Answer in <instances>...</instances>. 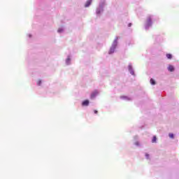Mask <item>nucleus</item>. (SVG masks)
Listing matches in <instances>:
<instances>
[{
    "mask_svg": "<svg viewBox=\"0 0 179 179\" xmlns=\"http://www.w3.org/2000/svg\"><path fill=\"white\" fill-rule=\"evenodd\" d=\"M118 41V37H116L115 41H114V45L110 48L109 50V54H113L114 51H115V47H117V41Z\"/></svg>",
    "mask_w": 179,
    "mask_h": 179,
    "instance_id": "1",
    "label": "nucleus"
},
{
    "mask_svg": "<svg viewBox=\"0 0 179 179\" xmlns=\"http://www.w3.org/2000/svg\"><path fill=\"white\" fill-rule=\"evenodd\" d=\"M147 26L148 27L152 26V18L150 17L147 18Z\"/></svg>",
    "mask_w": 179,
    "mask_h": 179,
    "instance_id": "2",
    "label": "nucleus"
},
{
    "mask_svg": "<svg viewBox=\"0 0 179 179\" xmlns=\"http://www.w3.org/2000/svg\"><path fill=\"white\" fill-rule=\"evenodd\" d=\"M97 94H99V92H97V90L94 91L91 94V99H94V97L96 96Z\"/></svg>",
    "mask_w": 179,
    "mask_h": 179,
    "instance_id": "3",
    "label": "nucleus"
},
{
    "mask_svg": "<svg viewBox=\"0 0 179 179\" xmlns=\"http://www.w3.org/2000/svg\"><path fill=\"white\" fill-rule=\"evenodd\" d=\"M90 5H92V0H88L85 3V8H89V6H90Z\"/></svg>",
    "mask_w": 179,
    "mask_h": 179,
    "instance_id": "4",
    "label": "nucleus"
},
{
    "mask_svg": "<svg viewBox=\"0 0 179 179\" xmlns=\"http://www.w3.org/2000/svg\"><path fill=\"white\" fill-rule=\"evenodd\" d=\"M168 71H169V72H174V66H173V65H169L168 67Z\"/></svg>",
    "mask_w": 179,
    "mask_h": 179,
    "instance_id": "5",
    "label": "nucleus"
},
{
    "mask_svg": "<svg viewBox=\"0 0 179 179\" xmlns=\"http://www.w3.org/2000/svg\"><path fill=\"white\" fill-rule=\"evenodd\" d=\"M82 106H89V100H85L84 101H83Z\"/></svg>",
    "mask_w": 179,
    "mask_h": 179,
    "instance_id": "6",
    "label": "nucleus"
},
{
    "mask_svg": "<svg viewBox=\"0 0 179 179\" xmlns=\"http://www.w3.org/2000/svg\"><path fill=\"white\" fill-rule=\"evenodd\" d=\"M157 140V138H156V136H154L152 139V143H156Z\"/></svg>",
    "mask_w": 179,
    "mask_h": 179,
    "instance_id": "7",
    "label": "nucleus"
},
{
    "mask_svg": "<svg viewBox=\"0 0 179 179\" xmlns=\"http://www.w3.org/2000/svg\"><path fill=\"white\" fill-rule=\"evenodd\" d=\"M166 57L168 59H171V58H173V55L171 54H166Z\"/></svg>",
    "mask_w": 179,
    "mask_h": 179,
    "instance_id": "8",
    "label": "nucleus"
},
{
    "mask_svg": "<svg viewBox=\"0 0 179 179\" xmlns=\"http://www.w3.org/2000/svg\"><path fill=\"white\" fill-rule=\"evenodd\" d=\"M150 83L151 85H156V81L153 78L150 79Z\"/></svg>",
    "mask_w": 179,
    "mask_h": 179,
    "instance_id": "9",
    "label": "nucleus"
},
{
    "mask_svg": "<svg viewBox=\"0 0 179 179\" xmlns=\"http://www.w3.org/2000/svg\"><path fill=\"white\" fill-rule=\"evenodd\" d=\"M169 138H171V139L174 138V134H169Z\"/></svg>",
    "mask_w": 179,
    "mask_h": 179,
    "instance_id": "10",
    "label": "nucleus"
},
{
    "mask_svg": "<svg viewBox=\"0 0 179 179\" xmlns=\"http://www.w3.org/2000/svg\"><path fill=\"white\" fill-rule=\"evenodd\" d=\"M37 85H38V86H41V80H39L37 82Z\"/></svg>",
    "mask_w": 179,
    "mask_h": 179,
    "instance_id": "11",
    "label": "nucleus"
},
{
    "mask_svg": "<svg viewBox=\"0 0 179 179\" xmlns=\"http://www.w3.org/2000/svg\"><path fill=\"white\" fill-rule=\"evenodd\" d=\"M69 62H71V59L68 58L66 59V64H69Z\"/></svg>",
    "mask_w": 179,
    "mask_h": 179,
    "instance_id": "12",
    "label": "nucleus"
},
{
    "mask_svg": "<svg viewBox=\"0 0 179 179\" xmlns=\"http://www.w3.org/2000/svg\"><path fill=\"white\" fill-rule=\"evenodd\" d=\"M94 114H97L98 111L95 110H94Z\"/></svg>",
    "mask_w": 179,
    "mask_h": 179,
    "instance_id": "13",
    "label": "nucleus"
},
{
    "mask_svg": "<svg viewBox=\"0 0 179 179\" xmlns=\"http://www.w3.org/2000/svg\"><path fill=\"white\" fill-rule=\"evenodd\" d=\"M131 25H132V24L129 23V27H131Z\"/></svg>",
    "mask_w": 179,
    "mask_h": 179,
    "instance_id": "14",
    "label": "nucleus"
},
{
    "mask_svg": "<svg viewBox=\"0 0 179 179\" xmlns=\"http://www.w3.org/2000/svg\"><path fill=\"white\" fill-rule=\"evenodd\" d=\"M145 156H146L147 157H149V155H148V154H146V155H145Z\"/></svg>",
    "mask_w": 179,
    "mask_h": 179,
    "instance_id": "15",
    "label": "nucleus"
},
{
    "mask_svg": "<svg viewBox=\"0 0 179 179\" xmlns=\"http://www.w3.org/2000/svg\"><path fill=\"white\" fill-rule=\"evenodd\" d=\"M136 145H139V143H136Z\"/></svg>",
    "mask_w": 179,
    "mask_h": 179,
    "instance_id": "16",
    "label": "nucleus"
},
{
    "mask_svg": "<svg viewBox=\"0 0 179 179\" xmlns=\"http://www.w3.org/2000/svg\"><path fill=\"white\" fill-rule=\"evenodd\" d=\"M58 31H61L59 29Z\"/></svg>",
    "mask_w": 179,
    "mask_h": 179,
    "instance_id": "17",
    "label": "nucleus"
}]
</instances>
